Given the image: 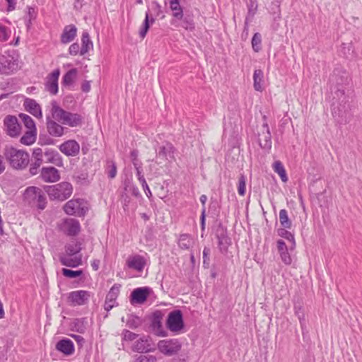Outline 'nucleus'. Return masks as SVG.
Instances as JSON below:
<instances>
[{
  "mask_svg": "<svg viewBox=\"0 0 362 362\" xmlns=\"http://www.w3.org/2000/svg\"><path fill=\"white\" fill-rule=\"evenodd\" d=\"M62 230L67 235L75 236L81 230L79 221L75 218H67L64 221Z\"/></svg>",
  "mask_w": 362,
  "mask_h": 362,
  "instance_id": "5701e85b",
  "label": "nucleus"
},
{
  "mask_svg": "<svg viewBox=\"0 0 362 362\" xmlns=\"http://www.w3.org/2000/svg\"><path fill=\"white\" fill-rule=\"evenodd\" d=\"M126 264L128 268L141 272L144 270L146 264V260L143 256L135 255L128 257Z\"/></svg>",
  "mask_w": 362,
  "mask_h": 362,
  "instance_id": "4be33fe9",
  "label": "nucleus"
},
{
  "mask_svg": "<svg viewBox=\"0 0 362 362\" xmlns=\"http://www.w3.org/2000/svg\"><path fill=\"white\" fill-rule=\"evenodd\" d=\"M55 349L65 356H71L74 353V342L69 338H63L58 341Z\"/></svg>",
  "mask_w": 362,
  "mask_h": 362,
  "instance_id": "b1692460",
  "label": "nucleus"
},
{
  "mask_svg": "<svg viewBox=\"0 0 362 362\" xmlns=\"http://www.w3.org/2000/svg\"><path fill=\"white\" fill-rule=\"evenodd\" d=\"M154 22L155 18L150 15L149 11H146L145 18L139 30V36L141 38L144 39L146 37L151 25Z\"/></svg>",
  "mask_w": 362,
  "mask_h": 362,
  "instance_id": "2f4dec72",
  "label": "nucleus"
},
{
  "mask_svg": "<svg viewBox=\"0 0 362 362\" xmlns=\"http://www.w3.org/2000/svg\"><path fill=\"white\" fill-rule=\"evenodd\" d=\"M290 228L281 227L277 229V234L279 236L291 242L292 243V246L294 247L296 245L294 235L288 230Z\"/></svg>",
  "mask_w": 362,
  "mask_h": 362,
  "instance_id": "a18cd8bd",
  "label": "nucleus"
},
{
  "mask_svg": "<svg viewBox=\"0 0 362 362\" xmlns=\"http://www.w3.org/2000/svg\"><path fill=\"white\" fill-rule=\"evenodd\" d=\"M156 349L152 344L151 338L148 335H143L137 339L132 346L134 352L140 354L148 353Z\"/></svg>",
  "mask_w": 362,
  "mask_h": 362,
  "instance_id": "9b49d317",
  "label": "nucleus"
},
{
  "mask_svg": "<svg viewBox=\"0 0 362 362\" xmlns=\"http://www.w3.org/2000/svg\"><path fill=\"white\" fill-rule=\"evenodd\" d=\"M251 43L254 52H259L262 49V35L259 33L253 35Z\"/></svg>",
  "mask_w": 362,
  "mask_h": 362,
  "instance_id": "864d4df0",
  "label": "nucleus"
},
{
  "mask_svg": "<svg viewBox=\"0 0 362 362\" xmlns=\"http://www.w3.org/2000/svg\"><path fill=\"white\" fill-rule=\"evenodd\" d=\"M264 123L262 124V133L259 136H261L262 138L259 139V146L265 150H270L272 148V134L269 127V125L267 122V117L263 116Z\"/></svg>",
  "mask_w": 362,
  "mask_h": 362,
  "instance_id": "a211bd4d",
  "label": "nucleus"
},
{
  "mask_svg": "<svg viewBox=\"0 0 362 362\" xmlns=\"http://www.w3.org/2000/svg\"><path fill=\"white\" fill-rule=\"evenodd\" d=\"M200 202L202 205V213L200 216V225L202 236H203L204 232L205 231L206 226V202L207 201V197L205 194H202L199 198Z\"/></svg>",
  "mask_w": 362,
  "mask_h": 362,
  "instance_id": "58836bf2",
  "label": "nucleus"
},
{
  "mask_svg": "<svg viewBox=\"0 0 362 362\" xmlns=\"http://www.w3.org/2000/svg\"><path fill=\"white\" fill-rule=\"evenodd\" d=\"M120 288H121V284H115L111 287L109 292L106 295L105 300V303H104V309L107 312H109L114 307L118 305V303L116 302V300L119 294Z\"/></svg>",
  "mask_w": 362,
  "mask_h": 362,
  "instance_id": "2eb2a0df",
  "label": "nucleus"
},
{
  "mask_svg": "<svg viewBox=\"0 0 362 362\" xmlns=\"http://www.w3.org/2000/svg\"><path fill=\"white\" fill-rule=\"evenodd\" d=\"M7 134L11 137H17L21 134V126L16 116L7 115L4 120Z\"/></svg>",
  "mask_w": 362,
  "mask_h": 362,
  "instance_id": "dca6fc26",
  "label": "nucleus"
},
{
  "mask_svg": "<svg viewBox=\"0 0 362 362\" xmlns=\"http://www.w3.org/2000/svg\"><path fill=\"white\" fill-rule=\"evenodd\" d=\"M192 245V240L189 235L181 234L178 239V245L182 250H188Z\"/></svg>",
  "mask_w": 362,
  "mask_h": 362,
  "instance_id": "3c124183",
  "label": "nucleus"
},
{
  "mask_svg": "<svg viewBox=\"0 0 362 362\" xmlns=\"http://www.w3.org/2000/svg\"><path fill=\"white\" fill-rule=\"evenodd\" d=\"M139 337V334L132 332L128 329H123L122 332V341H132L135 340Z\"/></svg>",
  "mask_w": 362,
  "mask_h": 362,
  "instance_id": "052dcab7",
  "label": "nucleus"
},
{
  "mask_svg": "<svg viewBox=\"0 0 362 362\" xmlns=\"http://www.w3.org/2000/svg\"><path fill=\"white\" fill-rule=\"evenodd\" d=\"M163 317L164 312L160 310H156L148 317L152 331L160 337H165L167 334V332L163 329L162 320Z\"/></svg>",
  "mask_w": 362,
  "mask_h": 362,
  "instance_id": "1a4fd4ad",
  "label": "nucleus"
},
{
  "mask_svg": "<svg viewBox=\"0 0 362 362\" xmlns=\"http://www.w3.org/2000/svg\"><path fill=\"white\" fill-rule=\"evenodd\" d=\"M77 208H79L78 202L71 199L64 204V211L68 215H74Z\"/></svg>",
  "mask_w": 362,
  "mask_h": 362,
  "instance_id": "de8ad7c7",
  "label": "nucleus"
},
{
  "mask_svg": "<svg viewBox=\"0 0 362 362\" xmlns=\"http://www.w3.org/2000/svg\"><path fill=\"white\" fill-rule=\"evenodd\" d=\"M151 6L153 15L156 17H160V19H163L165 18V16L163 14L162 7L158 1H153L151 3Z\"/></svg>",
  "mask_w": 362,
  "mask_h": 362,
  "instance_id": "13d9d810",
  "label": "nucleus"
},
{
  "mask_svg": "<svg viewBox=\"0 0 362 362\" xmlns=\"http://www.w3.org/2000/svg\"><path fill=\"white\" fill-rule=\"evenodd\" d=\"M59 148L66 156H76L80 152V145L74 139L64 141L59 146Z\"/></svg>",
  "mask_w": 362,
  "mask_h": 362,
  "instance_id": "6ab92c4d",
  "label": "nucleus"
},
{
  "mask_svg": "<svg viewBox=\"0 0 362 362\" xmlns=\"http://www.w3.org/2000/svg\"><path fill=\"white\" fill-rule=\"evenodd\" d=\"M53 136H51L48 134H40L39 135V144L42 146L43 145H54L55 144V140L52 139Z\"/></svg>",
  "mask_w": 362,
  "mask_h": 362,
  "instance_id": "4d7b16f0",
  "label": "nucleus"
},
{
  "mask_svg": "<svg viewBox=\"0 0 362 362\" xmlns=\"http://www.w3.org/2000/svg\"><path fill=\"white\" fill-rule=\"evenodd\" d=\"M27 12L23 19L27 29H30L33 25V21L37 18V10L35 6H27Z\"/></svg>",
  "mask_w": 362,
  "mask_h": 362,
  "instance_id": "473e14b6",
  "label": "nucleus"
},
{
  "mask_svg": "<svg viewBox=\"0 0 362 362\" xmlns=\"http://www.w3.org/2000/svg\"><path fill=\"white\" fill-rule=\"evenodd\" d=\"M85 318H76L73 322L74 329L81 334L86 332Z\"/></svg>",
  "mask_w": 362,
  "mask_h": 362,
  "instance_id": "6e6d98bb",
  "label": "nucleus"
},
{
  "mask_svg": "<svg viewBox=\"0 0 362 362\" xmlns=\"http://www.w3.org/2000/svg\"><path fill=\"white\" fill-rule=\"evenodd\" d=\"M180 21H182V27L185 30L190 31L194 30L195 25L192 16L183 14V17Z\"/></svg>",
  "mask_w": 362,
  "mask_h": 362,
  "instance_id": "8fccbe9b",
  "label": "nucleus"
},
{
  "mask_svg": "<svg viewBox=\"0 0 362 362\" xmlns=\"http://www.w3.org/2000/svg\"><path fill=\"white\" fill-rule=\"evenodd\" d=\"M4 157L11 167L16 170L25 169L30 160L28 152L17 149L13 146H6L4 149Z\"/></svg>",
  "mask_w": 362,
  "mask_h": 362,
  "instance_id": "7ed1b4c3",
  "label": "nucleus"
},
{
  "mask_svg": "<svg viewBox=\"0 0 362 362\" xmlns=\"http://www.w3.org/2000/svg\"><path fill=\"white\" fill-rule=\"evenodd\" d=\"M247 13L245 18L252 21L257 11L258 4L257 0H248L247 1Z\"/></svg>",
  "mask_w": 362,
  "mask_h": 362,
  "instance_id": "79ce46f5",
  "label": "nucleus"
},
{
  "mask_svg": "<svg viewBox=\"0 0 362 362\" xmlns=\"http://www.w3.org/2000/svg\"><path fill=\"white\" fill-rule=\"evenodd\" d=\"M238 192L240 196H244L246 192L245 177L243 174L238 179Z\"/></svg>",
  "mask_w": 362,
  "mask_h": 362,
  "instance_id": "bf43d9fd",
  "label": "nucleus"
},
{
  "mask_svg": "<svg viewBox=\"0 0 362 362\" xmlns=\"http://www.w3.org/2000/svg\"><path fill=\"white\" fill-rule=\"evenodd\" d=\"M45 191L35 187H28L23 193L24 202L31 208L44 210L47 204Z\"/></svg>",
  "mask_w": 362,
  "mask_h": 362,
  "instance_id": "20e7f679",
  "label": "nucleus"
},
{
  "mask_svg": "<svg viewBox=\"0 0 362 362\" xmlns=\"http://www.w3.org/2000/svg\"><path fill=\"white\" fill-rule=\"evenodd\" d=\"M71 337L76 341L78 346L81 348L84 343H85V339L81 336L77 334H71Z\"/></svg>",
  "mask_w": 362,
  "mask_h": 362,
  "instance_id": "774afa93",
  "label": "nucleus"
},
{
  "mask_svg": "<svg viewBox=\"0 0 362 362\" xmlns=\"http://www.w3.org/2000/svg\"><path fill=\"white\" fill-rule=\"evenodd\" d=\"M44 191L47 194L50 200L64 201L69 198L73 192L71 183L62 182L54 185H45Z\"/></svg>",
  "mask_w": 362,
  "mask_h": 362,
  "instance_id": "39448f33",
  "label": "nucleus"
},
{
  "mask_svg": "<svg viewBox=\"0 0 362 362\" xmlns=\"http://www.w3.org/2000/svg\"><path fill=\"white\" fill-rule=\"evenodd\" d=\"M83 117L78 113H73L67 111L63 124L71 127H79L83 123Z\"/></svg>",
  "mask_w": 362,
  "mask_h": 362,
  "instance_id": "7c9ffc66",
  "label": "nucleus"
},
{
  "mask_svg": "<svg viewBox=\"0 0 362 362\" xmlns=\"http://www.w3.org/2000/svg\"><path fill=\"white\" fill-rule=\"evenodd\" d=\"M216 238L218 240V246L221 253H226L229 246L232 244L231 238L228 236V230L220 223L216 230Z\"/></svg>",
  "mask_w": 362,
  "mask_h": 362,
  "instance_id": "6e6552de",
  "label": "nucleus"
},
{
  "mask_svg": "<svg viewBox=\"0 0 362 362\" xmlns=\"http://www.w3.org/2000/svg\"><path fill=\"white\" fill-rule=\"evenodd\" d=\"M105 173L110 179H113L117 175V165L112 160L107 161V166L105 168Z\"/></svg>",
  "mask_w": 362,
  "mask_h": 362,
  "instance_id": "603ef678",
  "label": "nucleus"
},
{
  "mask_svg": "<svg viewBox=\"0 0 362 362\" xmlns=\"http://www.w3.org/2000/svg\"><path fill=\"white\" fill-rule=\"evenodd\" d=\"M37 131H27L21 138L20 142L24 145H31L36 140Z\"/></svg>",
  "mask_w": 362,
  "mask_h": 362,
  "instance_id": "37998d69",
  "label": "nucleus"
},
{
  "mask_svg": "<svg viewBox=\"0 0 362 362\" xmlns=\"http://www.w3.org/2000/svg\"><path fill=\"white\" fill-rule=\"evenodd\" d=\"M52 108H51V119H54V121L61 122L62 124L64 123L67 111L62 109L61 107H59L57 103V101L53 100L51 103Z\"/></svg>",
  "mask_w": 362,
  "mask_h": 362,
  "instance_id": "c85d7f7f",
  "label": "nucleus"
},
{
  "mask_svg": "<svg viewBox=\"0 0 362 362\" xmlns=\"http://www.w3.org/2000/svg\"><path fill=\"white\" fill-rule=\"evenodd\" d=\"M90 292L84 290L71 291L68 296V302L73 306H80L88 303L90 298Z\"/></svg>",
  "mask_w": 362,
  "mask_h": 362,
  "instance_id": "f8f14e48",
  "label": "nucleus"
},
{
  "mask_svg": "<svg viewBox=\"0 0 362 362\" xmlns=\"http://www.w3.org/2000/svg\"><path fill=\"white\" fill-rule=\"evenodd\" d=\"M273 169L281 177V180L284 182L288 181V176L284 168V165L280 160H276L273 164Z\"/></svg>",
  "mask_w": 362,
  "mask_h": 362,
  "instance_id": "a19ab883",
  "label": "nucleus"
},
{
  "mask_svg": "<svg viewBox=\"0 0 362 362\" xmlns=\"http://www.w3.org/2000/svg\"><path fill=\"white\" fill-rule=\"evenodd\" d=\"M264 78V73L261 69H255L253 74V81H254V88L257 91L262 92L263 90L262 88V81Z\"/></svg>",
  "mask_w": 362,
  "mask_h": 362,
  "instance_id": "4c0bfd02",
  "label": "nucleus"
},
{
  "mask_svg": "<svg viewBox=\"0 0 362 362\" xmlns=\"http://www.w3.org/2000/svg\"><path fill=\"white\" fill-rule=\"evenodd\" d=\"M81 47L80 55L86 54L90 49H93V45L90 40V35L88 32H83L81 36Z\"/></svg>",
  "mask_w": 362,
  "mask_h": 362,
  "instance_id": "f704fd0d",
  "label": "nucleus"
},
{
  "mask_svg": "<svg viewBox=\"0 0 362 362\" xmlns=\"http://www.w3.org/2000/svg\"><path fill=\"white\" fill-rule=\"evenodd\" d=\"M143 323V320L141 317L137 315L132 313L128 315L127 320L126 321L127 326L132 329H136L139 327H140Z\"/></svg>",
  "mask_w": 362,
  "mask_h": 362,
  "instance_id": "ea45409f",
  "label": "nucleus"
},
{
  "mask_svg": "<svg viewBox=\"0 0 362 362\" xmlns=\"http://www.w3.org/2000/svg\"><path fill=\"white\" fill-rule=\"evenodd\" d=\"M333 100L331 105V112L335 122L339 125L350 122L353 115L351 112L348 96L346 94L343 95H333Z\"/></svg>",
  "mask_w": 362,
  "mask_h": 362,
  "instance_id": "f257e3e1",
  "label": "nucleus"
},
{
  "mask_svg": "<svg viewBox=\"0 0 362 362\" xmlns=\"http://www.w3.org/2000/svg\"><path fill=\"white\" fill-rule=\"evenodd\" d=\"M151 291V288L147 286L134 288L132 291L129 298L131 304L134 305L144 303Z\"/></svg>",
  "mask_w": 362,
  "mask_h": 362,
  "instance_id": "4468645a",
  "label": "nucleus"
},
{
  "mask_svg": "<svg viewBox=\"0 0 362 362\" xmlns=\"http://www.w3.org/2000/svg\"><path fill=\"white\" fill-rule=\"evenodd\" d=\"M18 117L24 124L25 127L28 129V131H37L35 123L31 117L24 113H20Z\"/></svg>",
  "mask_w": 362,
  "mask_h": 362,
  "instance_id": "c03bdc74",
  "label": "nucleus"
},
{
  "mask_svg": "<svg viewBox=\"0 0 362 362\" xmlns=\"http://www.w3.org/2000/svg\"><path fill=\"white\" fill-rule=\"evenodd\" d=\"M21 68L18 56L14 53L2 54L0 56V74L2 75H11L17 72Z\"/></svg>",
  "mask_w": 362,
  "mask_h": 362,
  "instance_id": "423d86ee",
  "label": "nucleus"
},
{
  "mask_svg": "<svg viewBox=\"0 0 362 362\" xmlns=\"http://www.w3.org/2000/svg\"><path fill=\"white\" fill-rule=\"evenodd\" d=\"M81 48L78 42L71 44L69 48V53L72 56H76L80 54Z\"/></svg>",
  "mask_w": 362,
  "mask_h": 362,
  "instance_id": "69168bd1",
  "label": "nucleus"
},
{
  "mask_svg": "<svg viewBox=\"0 0 362 362\" xmlns=\"http://www.w3.org/2000/svg\"><path fill=\"white\" fill-rule=\"evenodd\" d=\"M77 69L73 68L69 70L62 78V85L64 86H71L77 76Z\"/></svg>",
  "mask_w": 362,
  "mask_h": 362,
  "instance_id": "e433bc0d",
  "label": "nucleus"
},
{
  "mask_svg": "<svg viewBox=\"0 0 362 362\" xmlns=\"http://www.w3.org/2000/svg\"><path fill=\"white\" fill-rule=\"evenodd\" d=\"M283 0H272L269 6V12L274 16V18H280L281 4Z\"/></svg>",
  "mask_w": 362,
  "mask_h": 362,
  "instance_id": "09e8293b",
  "label": "nucleus"
},
{
  "mask_svg": "<svg viewBox=\"0 0 362 362\" xmlns=\"http://www.w3.org/2000/svg\"><path fill=\"white\" fill-rule=\"evenodd\" d=\"M350 81L349 74L343 66L338 65L334 67L329 78V84L333 95H344L346 86Z\"/></svg>",
  "mask_w": 362,
  "mask_h": 362,
  "instance_id": "f03ea898",
  "label": "nucleus"
},
{
  "mask_svg": "<svg viewBox=\"0 0 362 362\" xmlns=\"http://www.w3.org/2000/svg\"><path fill=\"white\" fill-rule=\"evenodd\" d=\"M81 250V243L78 241H76L73 244H66L65 245V253L62 255L69 256H78Z\"/></svg>",
  "mask_w": 362,
  "mask_h": 362,
  "instance_id": "c9c22d12",
  "label": "nucleus"
},
{
  "mask_svg": "<svg viewBox=\"0 0 362 362\" xmlns=\"http://www.w3.org/2000/svg\"><path fill=\"white\" fill-rule=\"evenodd\" d=\"M83 272L82 269L72 270L67 268H62V275L69 279H75L83 275Z\"/></svg>",
  "mask_w": 362,
  "mask_h": 362,
  "instance_id": "5fc2aeb1",
  "label": "nucleus"
},
{
  "mask_svg": "<svg viewBox=\"0 0 362 362\" xmlns=\"http://www.w3.org/2000/svg\"><path fill=\"white\" fill-rule=\"evenodd\" d=\"M43 155L47 158V163H53L57 166H62L63 165V160L59 152L54 149L46 148L43 151Z\"/></svg>",
  "mask_w": 362,
  "mask_h": 362,
  "instance_id": "c756f323",
  "label": "nucleus"
},
{
  "mask_svg": "<svg viewBox=\"0 0 362 362\" xmlns=\"http://www.w3.org/2000/svg\"><path fill=\"white\" fill-rule=\"evenodd\" d=\"M169 5L173 18L176 20H181L183 17V8L180 6V0H170Z\"/></svg>",
  "mask_w": 362,
  "mask_h": 362,
  "instance_id": "72a5a7b5",
  "label": "nucleus"
},
{
  "mask_svg": "<svg viewBox=\"0 0 362 362\" xmlns=\"http://www.w3.org/2000/svg\"><path fill=\"white\" fill-rule=\"evenodd\" d=\"M165 325L170 332L179 333L183 330L185 322L182 312L179 309L170 311L168 315Z\"/></svg>",
  "mask_w": 362,
  "mask_h": 362,
  "instance_id": "0eeeda50",
  "label": "nucleus"
},
{
  "mask_svg": "<svg viewBox=\"0 0 362 362\" xmlns=\"http://www.w3.org/2000/svg\"><path fill=\"white\" fill-rule=\"evenodd\" d=\"M281 261L286 265H289L292 262V259L288 250L279 252Z\"/></svg>",
  "mask_w": 362,
  "mask_h": 362,
  "instance_id": "338daca9",
  "label": "nucleus"
},
{
  "mask_svg": "<svg viewBox=\"0 0 362 362\" xmlns=\"http://www.w3.org/2000/svg\"><path fill=\"white\" fill-rule=\"evenodd\" d=\"M182 344L177 339L160 340L158 343V350L166 356H173L181 349Z\"/></svg>",
  "mask_w": 362,
  "mask_h": 362,
  "instance_id": "9d476101",
  "label": "nucleus"
},
{
  "mask_svg": "<svg viewBox=\"0 0 362 362\" xmlns=\"http://www.w3.org/2000/svg\"><path fill=\"white\" fill-rule=\"evenodd\" d=\"M158 158L164 160L175 159V152L176 151L174 146L169 141H165L161 145L155 147Z\"/></svg>",
  "mask_w": 362,
  "mask_h": 362,
  "instance_id": "ddd939ff",
  "label": "nucleus"
},
{
  "mask_svg": "<svg viewBox=\"0 0 362 362\" xmlns=\"http://www.w3.org/2000/svg\"><path fill=\"white\" fill-rule=\"evenodd\" d=\"M10 35L7 27L0 24V40L6 42L8 40Z\"/></svg>",
  "mask_w": 362,
  "mask_h": 362,
  "instance_id": "0e129e2a",
  "label": "nucleus"
},
{
  "mask_svg": "<svg viewBox=\"0 0 362 362\" xmlns=\"http://www.w3.org/2000/svg\"><path fill=\"white\" fill-rule=\"evenodd\" d=\"M60 70L56 69L47 77L45 88L52 95H56L58 93V80Z\"/></svg>",
  "mask_w": 362,
  "mask_h": 362,
  "instance_id": "412c9836",
  "label": "nucleus"
},
{
  "mask_svg": "<svg viewBox=\"0 0 362 362\" xmlns=\"http://www.w3.org/2000/svg\"><path fill=\"white\" fill-rule=\"evenodd\" d=\"M279 222L281 227L288 228L292 227V221L289 218L288 212L285 209H281L279 211Z\"/></svg>",
  "mask_w": 362,
  "mask_h": 362,
  "instance_id": "49530a36",
  "label": "nucleus"
},
{
  "mask_svg": "<svg viewBox=\"0 0 362 362\" xmlns=\"http://www.w3.org/2000/svg\"><path fill=\"white\" fill-rule=\"evenodd\" d=\"M210 255H211V249L208 247H204V248L203 250V267L204 269L209 268Z\"/></svg>",
  "mask_w": 362,
  "mask_h": 362,
  "instance_id": "680f3d73",
  "label": "nucleus"
},
{
  "mask_svg": "<svg viewBox=\"0 0 362 362\" xmlns=\"http://www.w3.org/2000/svg\"><path fill=\"white\" fill-rule=\"evenodd\" d=\"M40 176L47 182H55L60 179L59 170L54 167H43L41 169Z\"/></svg>",
  "mask_w": 362,
  "mask_h": 362,
  "instance_id": "393cba45",
  "label": "nucleus"
},
{
  "mask_svg": "<svg viewBox=\"0 0 362 362\" xmlns=\"http://www.w3.org/2000/svg\"><path fill=\"white\" fill-rule=\"evenodd\" d=\"M157 358L152 355H143L141 354L135 358L134 362H156Z\"/></svg>",
  "mask_w": 362,
  "mask_h": 362,
  "instance_id": "e2e57ef3",
  "label": "nucleus"
},
{
  "mask_svg": "<svg viewBox=\"0 0 362 362\" xmlns=\"http://www.w3.org/2000/svg\"><path fill=\"white\" fill-rule=\"evenodd\" d=\"M77 35V28L74 24L66 25L61 34L60 41L62 44H68L72 42Z\"/></svg>",
  "mask_w": 362,
  "mask_h": 362,
  "instance_id": "bb28decb",
  "label": "nucleus"
},
{
  "mask_svg": "<svg viewBox=\"0 0 362 362\" xmlns=\"http://www.w3.org/2000/svg\"><path fill=\"white\" fill-rule=\"evenodd\" d=\"M46 129L47 133L53 137H62L67 131V128L62 126L59 122L54 121L49 115L46 117Z\"/></svg>",
  "mask_w": 362,
  "mask_h": 362,
  "instance_id": "f3484780",
  "label": "nucleus"
},
{
  "mask_svg": "<svg viewBox=\"0 0 362 362\" xmlns=\"http://www.w3.org/2000/svg\"><path fill=\"white\" fill-rule=\"evenodd\" d=\"M43 151L41 148H35L33 151L30 173L32 175L37 174L40 165L42 164Z\"/></svg>",
  "mask_w": 362,
  "mask_h": 362,
  "instance_id": "aec40b11",
  "label": "nucleus"
},
{
  "mask_svg": "<svg viewBox=\"0 0 362 362\" xmlns=\"http://www.w3.org/2000/svg\"><path fill=\"white\" fill-rule=\"evenodd\" d=\"M23 106L25 110L34 117L40 119L42 117V109L40 105L31 98H26L24 101Z\"/></svg>",
  "mask_w": 362,
  "mask_h": 362,
  "instance_id": "a878e982",
  "label": "nucleus"
},
{
  "mask_svg": "<svg viewBox=\"0 0 362 362\" xmlns=\"http://www.w3.org/2000/svg\"><path fill=\"white\" fill-rule=\"evenodd\" d=\"M59 260L63 266L75 268L82 264V255L69 256L59 255Z\"/></svg>",
  "mask_w": 362,
  "mask_h": 362,
  "instance_id": "cd10ccee",
  "label": "nucleus"
}]
</instances>
